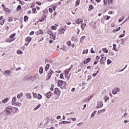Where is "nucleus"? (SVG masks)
<instances>
[{"label":"nucleus","instance_id":"22","mask_svg":"<svg viewBox=\"0 0 129 129\" xmlns=\"http://www.w3.org/2000/svg\"><path fill=\"white\" fill-rule=\"evenodd\" d=\"M120 30V27H119L115 30H113V33H116V32H118V31Z\"/></svg>","mask_w":129,"mask_h":129},{"label":"nucleus","instance_id":"63","mask_svg":"<svg viewBox=\"0 0 129 129\" xmlns=\"http://www.w3.org/2000/svg\"><path fill=\"white\" fill-rule=\"evenodd\" d=\"M34 34H35V32L34 31H31L30 33V36H32L33 35H34Z\"/></svg>","mask_w":129,"mask_h":129},{"label":"nucleus","instance_id":"28","mask_svg":"<svg viewBox=\"0 0 129 129\" xmlns=\"http://www.w3.org/2000/svg\"><path fill=\"white\" fill-rule=\"evenodd\" d=\"M21 9H22V6L21 5H19L17 8V12H20V11H21Z\"/></svg>","mask_w":129,"mask_h":129},{"label":"nucleus","instance_id":"56","mask_svg":"<svg viewBox=\"0 0 129 129\" xmlns=\"http://www.w3.org/2000/svg\"><path fill=\"white\" fill-rule=\"evenodd\" d=\"M124 36H125V35L124 34H121V35H119V38H123V37H124Z\"/></svg>","mask_w":129,"mask_h":129},{"label":"nucleus","instance_id":"1","mask_svg":"<svg viewBox=\"0 0 129 129\" xmlns=\"http://www.w3.org/2000/svg\"><path fill=\"white\" fill-rule=\"evenodd\" d=\"M13 108L11 107H8L5 109V111L7 115H10L11 113H13Z\"/></svg>","mask_w":129,"mask_h":129},{"label":"nucleus","instance_id":"21","mask_svg":"<svg viewBox=\"0 0 129 129\" xmlns=\"http://www.w3.org/2000/svg\"><path fill=\"white\" fill-rule=\"evenodd\" d=\"M39 107H41V104H39L37 107H35L33 108V110H37V109H38Z\"/></svg>","mask_w":129,"mask_h":129},{"label":"nucleus","instance_id":"23","mask_svg":"<svg viewBox=\"0 0 129 129\" xmlns=\"http://www.w3.org/2000/svg\"><path fill=\"white\" fill-rule=\"evenodd\" d=\"M49 67H50V64H47L45 68V71H47V70H49Z\"/></svg>","mask_w":129,"mask_h":129},{"label":"nucleus","instance_id":"50","mask_svg":"<svg viewBox=\"0 0 129 129\" xmlns=\"http://www.w3.org/2000/svg\"><path fill=\"white\" fill-rule=\"evenodd\" d=\"M53 89H54V85L52 84V85H51V88H50V90L51 91H53Z\"/></svg>","mask_w":129,"mask_h":129},{"label":"nucleus","instance_id":"15","mask_svg":"<svg viewBox=\"0 0 129 129\" xmlns=\"http://www.w3.org/2000/svg\"><path fill=\"white\" fill-rule=\"evenodd\" d=\"M52 74H53V71H51V72L48 73V79H50V78H51V77L52 76ZM48 79H47V80H48Z\"/></svg>","mask_w":129,"mask_h":129},{"label":"nucleus","instance_id":"37","mask_svg":"<svg viewBox=\"0 0 129 129\" xmlns=\"http://www.w3.org/2000/svg\"><path fill=\"white\" fill-rule=\"evenodd\" d=\"M13 18H11V17H8V22H13Z\"/></svg>","mask_w":129,"mask_h":129},{"label":"nucleus","instance_id":"60","mask_svg":"<svg viewBox=\"0 0 129 129\" xmlns=\"http://www.w3.org/2000/svg\"><path fill=\"white\" fill-rule=\"evenodd\" d=\"M85 38H86V36H82L80 39L81 41L82 40H84V39H85Z\"/></svg>","mask_w":129,"mask_h":129},{"label":"nucleus","instance_id":"25","mask_svg":"<svg viewBox=\"0 0 129 129\" xmlns=\"http://www.w3.org/2000/svg\"><path fill=\"white\" fill-rule=\"evenodd\" d=\"M102 51L104 53H108V49H107V48H103Z\"/></svg>","mask_w":129,"mask_h":129},{"label":"nucleus","instance_id":"64","mask_svg":"<svg viewBox=\"0 0 129 129\" xmlns=\"http://www.w3.org/2000/svg\"><path fill=\"white\" fill-rule=\"evenodd\" d=\"M94 116H95V114H94V113H92L91 114V117H93Z\"/></svg>","mask_w":129,"mask_h":129},{"label":"nucleus","instance_id":"30","mask_svg":"<svg viewBox=\"0 0 129 129\" xmlns=\"http://www.w3.org/2000/svg\"><path fill=\"white\" fill-rule=\"evenodd\" d=\"M102 111H103V112H104V111H105V109H103L102 110H100L98 111V114H99L100 113H101V112H102Z\"/></svg>","mask_w":129,"mask_h":129},{"label":"nucleus","instance_id":"57","mask_svg":"<svg viewBox=\"0 0 129 129\" xmlns=\"http://www.w3.org/2000/svg\"><path fill=\"white\" fill-rule=\"evenodd\" d=\"M38 99H41L42 98V95H41L40 94L38 95Z\"/></svg>","mask_w":129,"mask_h":129},{"label":"nucleus","instance_id":"10","mask_svg":"<svg viewBox=\"0 0 129 129\" xmlns=\"http://www.w3.org/2000/svg\"><path fill=\"white\" fill-rule=\"evenodd\" d=\"M60 93H61V92L59 91V89L58 88L55 89L54 94H59L60 95Z\"/></svg>","mask_w":129,"mask_h":129},{"label":"nucleus","instance_id":"51","mask_svg":"<svg viewBox=\"0 0 129 129\" xmlns=\"http://www.w3.org/2000/svg\"><path fill=\"white\" fill-rule=\"evenodd\" d=\"M38 34H43V30H39L38 32H37Z\"/></svg>","mask_w":129,"mask_h":129},{"label":"nucleus","instance_id":"35","mask_svg":"<svg viewBox=\"0 0 129 129\" xmlns=\"http://www.w3.org/2000/svg\"><path fill=\"white\" fill-rule=\"evenodd\" d=\"M104 99L105 100V102H106L107 101V100H108V99H109V97L105 96L104 98Z\"/></svg>","mask_w":129,"mask_h":129},{"label":"nucleus","instance_id":"59","mask_svg":"<svg viewBox=\"0 0 129 129\" xmlns=\"http://www.w3.org/2000/svg\"><path fill=\"white\" fill-rule=\"evenodd\" d=\"M104 5L105 6L107 5V1H106V0H104Z\"/></svg>","mask_w":129,"mask_h":129},{"label":"nucleus","instance_id":"2","mask_svg":"<svg viewBox=\"0 0 129 129\" xmlns=\"http://www.w3.org/2000/svg\"><path fill=\"white\" fill-rule=\"evenodd\" d=\"M4 75L6 76H9V77H11V76H12V72H11V71H5Z\"/></svg>","mask_w":129,"mask_h":129},{"label":"nucleus","instance_id":"19","mask_svg":"<svg viewBox=\"0 0 129 129\" xmlns=\"http://www.w3.org/2000/svg\"><path fill=\"white\" fill-rule=\"evenodd\" d=\"M23 94H23V93H20L19 94L17 95V98L18 99H20L22 97V96H23Z\"/></svg>","mask_w":129,"mask_h":129},{"label":"nucleus","instance_id":"54","mask_svg":"<svg viewBox=\"0 0 129 129\" xmlns=\"http://www.w3.org/2000/svg\"><path fill=\"white\" fill-rule=\"evenodd\" d=\"M91 53L94 54V53H95V51H94V50H93V48H92L91 49Z\"/></svg>","mask_w":129,"mask_h":129},{"label":"nucleus","instance_id":"5","mask_svg":"<svg viewBox=\"0 0 129 129\" xmlns=\"http://www.w3.org/2000/svg\"><path fill=\"white\" fill-rule=\"evenodd\" d=\"M28 80H29V81H31V75H27L24 77L23 79V81H27Z\"/></svg>","mask_w":129,"mask_h":129},{"label":"nucleus","instance_id":"44","mask_svg":"<svg viewBox=\"0 0 129 129\" xmlns=\"http://www.w3.org/2000/svg\"><path fill=\"white\" fill-rule=\"evenodd\" d=\"M111 63V61L110 60V59H108V60L107 61V65H109V64H110Z\"/></svg>","mask_w":129,"mask_h":129},{"label":"nucleus","instance_id":"16","mask_svg":"<svg viewBox=\"0 0 129 129\" xmlns=\"http://www.w3.org/2000/svg\"><path fill=\"white\" fill-rule=\"evenodd\" d=\"M9 98H6L5 99H4L3 101L2 102L3 103H7V102H8V101H9Z\"/></svg>","mask_w":129,"mask_h":129},{"label":"nucleus","instance_id":"38","mask_svg":"<svg viewBox=\"0 0 129 129\" xmlns=\"http://www.w3.org/2000/svg\"><path fill=\"white\" fill-rule=\"evenodd\" d=\"M16 36V33H14L10 36V39H13L14 37Z\"/></svg>","mask_w":129,"mask_h":129},{"label":"nucleus","instance_id":"53","mask_svg":"<svg viewBox=\"0 0 129 129\" xmlns=\"http://www.w3.org/2000/svg\"><path fill=\"white\" fill-rule=\"evenodd\" d=\"M44 21H45V18H44V17H42V19L39 20V22L42 23V22H44Z\"/></svg>","mask_w":129,"mask_h":129},{"label":"nucleus","instance_id":"8","mask_svg":"<svg viewBox=\"0 0 129 129\" xmlns=\"http://www.w3.org/2000/svg\"><path fill=\"white\" fill-rule=\"evenodd\" d=\"M37 79V76L34 75L33 76H30V81H35Z\"/></svg>","mask_w":129,"mask_h":129},{"label":"nucleus","instance_id":"42","mask_svg":"<svg viewBox=\"0 0 129 129\" xmlns=\"http://www.w3.org/2000/svg\"><path fill=\"white\" fill-rule=\"evenodd\" d=\"M105 20H106V21H108V20L110 19V16H105Z\"/></svg>","mask_w":129,"mask_h":129},{"label":"nucleus","instance_id":"4","mask_svg":"<svg viewBox=\"0 0 129 129\" xmlns=\"http://www.w3.org/2000/svg\"><path fill=\"white\" fill-rule=\"evenodd\" d=\"M119 91H120V89L117 88H115L114 89H113L112 91V94H116V93H117V92H119Z\"/></svg>","mask_w":129,"mask_h":129},{"label":"nucleus","instance_id":"6","mask_svg":"<svg viewBox=\"0 0 129 129\" xmlns=\"http://www.w3.org/2000/svg\"><path fill=\"white\" fill-rule=\"evenodd\" d=\"M105 60H106V57H102L100 60V64H104L105 63Z\"/></svg>","mask_w":129,"mask_h":129},{"label":"nucleus","instance_id":"17","mask_svg":"<svg viewBox=\"0 0 129 129\" xmlns=\"http://www.w3.org/2000/svg\"><path fill=\"white\" fill-rule=\"evenodd\" d=\"M93 9H94V7H93V6H92V5H90L89 6V8L88 9L89 12L92 11V10H93Z\"/></svg>","mask_w":129,"mask_h":129},{"label":"nucleus","instance_id":"58","mask_svg":"<svg viewBox=\"0 0 129 129\" xmlns=\"http://www.w3.org/2000/svg\"><path fill=\"white\" fill-rule=\"evenodd\" d=\"M126 116H127V113H125L123 116H122V117H126Z\"/></svg>","mask_w":129,"mask_h":129},{"label":"nucleus","instance_id":"18","mask_svg":"<svg viewBox=\"0 0 129 129\" xmlns=\"http://www.w3.org/2000/svg\"><path fill=\"white\" fill-rule=\"evenodd\" d=\"M45 95L47 98H50L51 97V92H48Z\"/></svg>","mask_w":129,"mask_h":129},{"label":"nucleus","instance_id":"39","mask_svg":"<svg viewBox=\"0 0 129 129\" xmlns=\"http://www.w3.org/2000/svg\"><path fill=\"white\" fill-rule=\"evenodd\" d=\"M52 30H57V27L54 25L52 26L51 27Z\"/></svg>","mask_w":129,"mask_h":129},{"label":"nucleus","instance_id":"29","mask_svg":"<svg viewBox=\"0 0 129 129\" xmlns=\"http://www.w3.org/2000/svg\"><path fill=\"white\" fill-rule=\"evenodd\" d=\"M17 54H19V55L23 54V51L21 50H17Z\"/></svg>","mask_w":129,"mask_h":129},{"label":"nucleus","instance_id":"26","mask_svg":"<svg viewBox=\"0 0 129 129\" xmlns=\"http://www.w3.org/2000/svg\"><path fill=\"white\" fill-rule=\"evenodd\" d=\"M39 73L40 74H43V67H41L39 69Z\"/></svg>","mask_w":129,"mask_h":129},{"label":"nucleus","instance_id":"20","mask_svg":"<svg viewBox=\"0 0 129 129\" xmlns=\"http://www.w3.org/2000/svg\"><path fill=\"white\" fill-rule=\"evenodd\" d=\"M85 26H86V24H82L81 25V27L82 31H84V29H85Z\"/></svg>","mask_w":129,"mask_h":129},{"label":"nucleus","instance_id":"45","mask_svg":"<svg viewBox=\"0 0 129 129\" xmlns=\"http://www.w3.org/2000/svg\"><path fill=\"white\" fill-rule=\"evenodd\" d=\"M87 54V53H88V49H87V50H84L83 52V54Z\"/></svg>","mask_w":129,"mask_h":129},{"label":"nucleus","instance_id":"9","mask_svg":"<svg viewBox=\"0 0 129 129\" xmlns=\"http://www.w3.org/2000/svg\"><path fill=\"white\" fill-rule=\"evenodd\" d=\"M64 32H65V29L61 28L58 31V35H61V34H64Z\"/></svg>","mask_w":129,"mask_h":129},{"label":"nucleus","instance_id":"47","mask_svg":"<svg viewBox=\"0 0 129 129\" xmlns=\"http://www.w3.org/2000/svg\"><path fill=\"white\" fill-rule=\"evenodd\" d=\"M27 41L28 42H31V41H32V38H31V37H28L27 38Z\"/></svg>","mask_w":129,"mask_h":129},{"label":"nucleus","instance_id":"46","mask_svg":"<svg viewBox=\"0 0 129 129\" xmlns=\"http://www.w3.org/2000/svg\"><path fill=\"white\" fill-rule=\"evenodd\" d=\"M79 4H80V0H78L76 2V5L77 6H79Z\"/></svg>","mask_w":129,"mask_h":129},{"label":"nucleus","instance_id":"49","mask_svg":"<svg viewBox=\"0 0 129 129\" xmlns=\"http://www.w3.org/2000/svg\"><path fill=\"white\" fill-rule=\"evenodd\" d=\"M4 24H5V20H3L2 21H1L0 24L1 25V26H3Z\"/></svg>","mask_w":129,"mask_h":129},{"label":"nucleus","instance_id":"55","mask_svg":"<svg viewBox=\"0 0 129 129\" xmlns=\"http://www.w3.org/2000/svg\"><path fill=\"white\" fill-rule=\"evenodd\" d=\"M97 63H98V59H97V60L94 61V65H96V64H97Z\"/></svg>","mask_w":129,"mask_h":129},{"label":"nucleus","instance_id":"52","mask_svg":"<svg viewBox=\"0 0 129 129\" xmlns=\"http://www.w3.org/2000/svg\"><path fill=\"white\" fill-rule=\"evenodd\" d=\"M34 98H37V94L33 93Z\"/></svg>","mask_w":129,"mask_h":129},{"label":"nucleus","instance_id":"43","mask_svg":"<svg viewBox=\"0 0 129 129\" xmlns=\"http://www.w3.org/2000/svg\"><path fill=\"white\" fill-rule=\"evenodd\" d=\"M32 11L33 12V14H36L37 13V9L36 8H33Z\"/></svg>","mask_w":129,"mask_h":129},{"label":"nucleus","instance_id":"12","mask_svg":"<svg viewBox=\"0 0 129 129\" xmlns=\"http://www.w3.org/2000/svg\"><path fill=\"white\" fill-rule=\"evenodd\" d=\"M100 71V69H99L97 72L96 73H94L92 75L93 77H95L96 76V75H97V74H98V73H99V72Z\"/></svg>","mask_w":129,"mask_h":129},{"label":"nucleus","instance_id":"61","mask_svg":"<svg viewBox=\"0 0 129 129\" xmlns=\"http://www.w3.org/2000/svg\"><path fill=\"white\" fill-rule=\"evenodd\" d=\"M49 13H53V9H52V8H49Z\"/></svg>","mask_w":129,"mask_h":129},{"label":"nucleus","instance_id":"7","mask_svg":"<svg viewBox=\"0 0 129 129\" xmlns=\"http://www.w3.org/2000/svg\"><path fill=\"white\" fill-rule=\"evenodd\" d=\"M67 84V83H66V82L63 81L62 85H61V86H60V88L61 89H66Z\"/></svg>","mask_w":129,"mask_h":129},{"label":"nucleus","instance_id":"48","mask_svg":"<svg viewBox=\"0 0 129 129\" xmlns=\"http://www.w3.org/2000/svg\"><path fill=\"white\" fill-rule=\"evenodd\" d=\"M68 46H71V41H69L67 42Z\"/></svg>","mask_w":129,"mask_h":129},{"label":"nucleus","instance_id":"41","mask_svg":"<svg viewBox=\"0 0 129 129\" xmlns=\"http://www.w3.org/2000/svg\"><path fill=\"white\" fill-rule=\"evenodd\" d=\"M16 100H17V98H16V97H13L12 100V103H14V102H16Z\"/></svg>","mask_w":129,"mask_h":129},{"label":"nucleus","instance_id":"31","mask_svg":"<svg viewBox=\"0 0 129 129\" xmlns=\"http://www.w3.org/2000/svg\"><path fill=\"white\" fill-rule=\"evenodd\" d=\"M29 20V17L27 16H25L24 18V22H27Z\"/></svg>","mask_w":129,"mask_h":129},{"label":"nucleus","instance_id":"32","mask_svg":"<svg viewBox=\"0 0 129 129\" xmlns=\"http://www.w3.org/2000/svg\"><path fill=\"white\" fill-rule=\"evenodd\" d=\"M48 35H49V36H51V37H53V36H54L52 31H48Z\"/></svg>","mask_w":129,"mask_h":129},{"label":"nucleus","instance_id":"36","mask_svg":"<svg viewBox=\"0 0 129 129\" xmlns=\"http://www.w3.org/2000/svg\"><path fill=\"white\" fill-rule=\"evenodd\" d=\"M76 23L77 24H78V25H79V24H80V23H82V21H81V19H78Z\"/></svg>","mask_w":129,"mask_h":129},{"label":"nucleus","instance_id":"27","mask_svg":"<svg viewBox=\"0 0 129 129\" xmlns=\"http://www.w3.org/2000/svg\"><path fill=\"white\" fill-rule=\"evenodd\" d=\"M26 96L27 98H29V99H31V98H32V96L31 94H30V93L26 94Z\"/></svg>","mask_w":129,"mask_h":129},{"label":"nucleus","instance_id":"14","mask_svg":"<svg viewBox=\"0 0 129 129\" xmlns=\"http://www.w3.org/2000/svg\"><path fill=\"white\" fill-rule=\"evenodd\" d=\"M70 72H69V70H66L64 71V74H65L66 77H67V76L68 75V74H69Z\"/></svg>","mask_w":129,"mask_h":129},{"label":"nucleus","instance_id":"24","mask_svg":"<svg viewBox=\"0 0 129 129\" xmlns=\"http://www.w3.org/2000/svg\"><path fill=\"white\" fill-rule=\"evenodd\" d=\"M64 82V81H59L58 82V85H59V86H61L63 84V83Z\"/></svg>","mask_w":129,"mask_h":129},{"label":"nucleus","instance_id":"40","mask_svg":"<svg viewBox=\"0 0 129 129\" xmlns=\"http://www.w3.org/2000/svg\"><path fill=\"white\" fill-rule=\"evenodd\" d=\"M60 79H64V74L62 73L60 75Z\"/></svg>","mask_w":129,"mask_h":129},{"label":"nucleus","instance_id":"3","mask_svg":"<svg viewBox=\"0 0 129 129\" xmlns=\"http://www.w3.org/2000/svg\"><path fill=\"white\" fill-rule=\"evenodd\" d=\"M103 106V103H102V102H101V101L97 102L96 108H100L101 107H102Z\"/></svg>","mask_w":129,"mask_h":129},{"label":"nucleus","instance_id":"11","mask_svg":"<svg viewBox=\"0 0 129 129\" xmlns=\"http://www.w3.org/2000/svg\"><path fill=\"white\" fill-rule=\"evenodd\" d=\"M94 94H93L92 96H91L90 97V98H86V99H85L84 102H87L89 101V100H90L91 99V98H92L93 97V96H94Z\"/></svg>","mask_w":129,"mask_h":129},{"label":"nucleus","instance_id":"33","mask_svg":"<svg viewBox=\"0 0 129 129\" xmlns=\"http://www.w3.org/2000/svg\"><path fill=\"white\" fill-rule=\"evenodd\" d=\"M4 11H5L7 13H10V12H11V11H10V9L9 8H4Z\"/></svg>","mask_w":129,"mask_h":129},{"label":"nucleus","instance_id":"34","mask_svg":"<svg viewBox=\"0 0 129 129\" xmlns=\"http://www.w3.org/2000/svg\"><path fill=\"white\" fill-rule=\"evenodd\" d=\"M72 40L73 41H74L75 43H77V42H78V39L75 37H73Z\"/></svg>","mask_w":129,"mask_h":129},{"label":"nucleus","instance_id":"62","mask_svg":"<svg viewBox=\"0 0 129 129\" xmlns=\"http://www.w3.org/2000/svg\"><path fill=\"white\" fill-rule=\"evenodd\" d=\"M91 78H92L91 76H88L87 81H88L89 80H90Z\"/></svg>","mask_w":129,"mask_h":129},{"label":"nucleus","instance_id":"13","mask_svg":"<svg viewBox=\"0 0 129 129\" xmlns=\"http://www.w3.org/2000/svg\"><path fill=\"white\" fill-rule=\"evenodd\" d=\"M90 60H91V59L90 58H87L85 60H84V64H87V63H88Z\"/></svg>","mask_w":129,"mask_h":129}]
</instances>
